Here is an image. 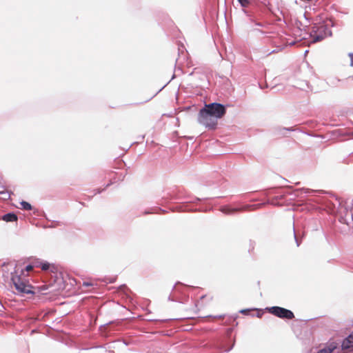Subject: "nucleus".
I'll use <instances>...</instances> for the list:
<instances>
[{"instance_id":"obj_1","label":"nucleus","mask_w":353,"mask_h":353,"mask_svg":"<svg viewBox=\"0 0 353 353\" xmlns=\"http://www.w3.org/2000/svg\"><path fill=\"white\" fill-rule=\"evenodd\" d=\"M332 31L328 28V25L321 19L316 20L313 24L310 37H312L311 43H314L323 40L327 36H332Z\"/></svg>"},{"instance_id":"obj_2","label":"nucleus","mask_w":353,"mask_h":353,"mask_svg":"<svg viewBox=\"0 0 353 353\" xmlns=\"http://www.w3.org/2000/svg\"><path fill=\"white\" fill-rule=\"evenodd\" d=\"M203 112L205 115L208 114V116H212L218 120L225 114L226 105L216 102L211 103L203 108Z\"/></svg>"},{"instance_id":"obj_3","label":"nucleus","mask_w":353,"mask_h":353,"mask_svg":"<svg viewBox=\"0 0 353 353\" xmlns=\"http://www.w3.org/2000/svg\"><path fill=\"white\" fill-rule=\"evenodd\" d=\"M11 281L15 287V289L20 293L34 294V292L32 290L33 287L31 285L27 284L21 280V276L17 274H12Z\"/></svg>"},{"instance_id":"obj_4","label":"nucleus","mask_w":353,"mask_h":353,"mask_svg":"<svg viewBox=\"0 0 353 353\" xmlns=\"http://www.w3.org/2000/svg\"><path fill=\"white\" fill-rule=\"evenodd\" d=\"M270 314L282 319H292L294 318V313L286 308L279 306H272L265 308Z\"/></svg>"},{"instance_id":"obj_5","label":"nucleus","mask_w":353,"mask_h":353,"mask_svg":"<svg viewBox=\"0 0 353 353\" xmlns=\"http://www.w3.org/2000/svg\"><path fill=\"white\" fill-rule=\"evenodd\" d=\"M197 119L200 124L209 130H214L216 128L217 119L212 116H208V114L207 115L203 114V108L200 110Z\"/></svg>"},{"instance_id":"obj_6","label":"nucleus","mask_w":353,"mask_h":353,"mask_svg":"<svg viewBox=\"0 0 353 353\" xmlns=\"http://www.w3.org/2000/svg\"><path fill=\"white\" fill-rule=\"evenodd\" d=\"M351 350L348 353L353 352V332L345 338L341 343V350Z\"/></svg>"},{"instance_id":"obj_7","label":"nucleus","mask_w":353,"mask_h":353,"mask_svg":"<svg viewBox=\"0 0 353 353\" xmlns=\"http://www.w3.org/2000/svg\"><path fill=\"white\" fill-rule=\"evenodd\" d=\"M277 22H283L284 24L288 25V14L279 8H276V16H274Z\"/></svg>"},{"instance_id":"obj_8","label":"nucleus","mask_w":353,"mask_h":353,"mask_svg":"<svg viewBox=\"0 0 353 353\" xmlns=\"http://www.w3.org/2000/svg\"><path fill=\"white\" fill-rule=\"evenodd\" d=\"M239 209L238 208H230L228 205H223L221 207L220 211L225 214H232L234 212H239Z\"/></svg>"},{"instance_id":"obj_9","label":"nucleus","mask_w":353,"mask_h":353,"mask_svg":"<svg viewBox=\"0 0 353 353\" xmlns=\"http://www.w3.org/2000/svg\"><path fill=\"white\" fill-rule=\"evenodd\" d=\"M17 215L14 212H8L2 216V219L6 222H14L17 221Z\"/></svg>"},{"instance_id":"obj_10","label":"nucleus","mask_w":353,"mask_h":353,"mask_svg":"<svg viewBox=\"0 0 353 353\" xmlns=\"http://www.w3.org/2000/svg\"><path fill=\"white\" fill-rule=\"evenodd\" d=\"M314 192H315V190H311V189L299 188V189H296L294 191V195L296 196H299L301 194H302L303 193L307 194H310V193Z\"/></svg>"},{"instance_id":"obj_11","label":"nucleus","mask_w":353,"mask_h":353,"mask_svg":"<svg viewBox=\"0 0 353 353\" xmlns=\"http://www.w3.org/2000/svg\"><path fill=\"white\" fill-rule=\"evenodd\" d=\"M263 204H258V205H245L241 208H238L239 209V211H245V210H250L251 209H256L259 208V206L263 205Z\"/></svg>"},{"instance_id":"obj_12","label":"nucleus","mask_w":353,"mask_h":353,"mask_svg":"<svg viewBox=\"0 0 353 353\" xmlns=\"http://www.w3.org/2000/svg\"><path fill=\"white\" fill-rule=\"evenodd\" d=\"M179 209V211L181 212H190V211H194L192 208H190V205L188 203H184L179 206L177 207Z\"/></svg>"},{"instance_id":"obj_13","label":"nucleus","mask_w":353,"mask_h":353,"mask_svg":"<svg viewBox=\"0 0 353 353\" xmlns=\"http://www.w3.org/2000/svg\"><path fill=\"white\" fill-rule=\"evenodd\" d=\"M37 267H40L42 270L47 271L50 269V264L48 262H37L35 265Z\"/></svg>"},{"instance_id":"obj_14","label":"nucleus","mask_w":353,"mask_h":353,"mask_svg":"<svg viewBox=\"0 0 353 353\" xmlns=\"http://www.w3.org/2000/svg\"><path fill=\"white\" fill-rule=\"evenodd\" d=\"M265 6L272 16H276V10L272 8V6L270 2L265 3Z\"/></svg>"},{"instance_id":"obj_15","label":"nucleus","mask_w":353,"mask_h":353,"mask_svg":"<svg viewBox=\"0 0 353 353\" xmlns=\"http://www.w3.org/2000/svg\"><path fill=\"white\" fill-rule=\"evenodd\" d=\"M337 347V343L335 342H331L329 345L325 347L328 353H332Z\"/></svg>"},{"instance_id":"obj_16","label":"nucleus","mask_w":353,"mask_h":353,"mask_svg":"<svg viewBox=\"0 0 353 353\" xmlns=\"http://www.w3.org/2000/svg\"><path fill=\"white\" fill-rule=\"evenodd\" d=\"M63 223L58 221H52V223L48 225H45V228H54L59 225H62Z\"/></svg>"},{"instance_id":"obj_17","label":"nucleus","mask_w":353,"mask_h":353,"mask_svg":"<svg viewBox=\"0 0 353 353\" xmlns=\"http://www.w3.org/2000/svg\"><path fill=\"white\" fill-rule=\"evenodd\" d=\"M21 205L22 206V208L26 210H32V205L30 203H29L27 201H22L21 203Z\"/></svg>"},{"instance_id":"obj_18","label":"nucleus","mask_w":353,"mask_h":353,"mask_svg":"<svg viewBox=\"0 0 353 353\" xmlns=\"http://www.w3.org/2000/svg\"><path fill=\"white\" fill-rule=\"evenodd\" d=\"M0 195L2 196V199L4 200L9 199L10 197V194L8 191H0Z\"/></svg>"},{"instance_id":"obj_19","label":"nucleus","mask_w":353,"mask_h":353,"mask_svg":"<svg viewBox=\"0 0 353 353\" xmlns=\"http://www.w3.org/2000/svg\"><path fill=\"white\" fill-rule=\"evenodd\" d=\"M239 1V3H240V5L243 7V8H246L248 7L250 3V0H237Z\"/></svg>"},{"instance_id":"obj_20","label":"nucleus","mask_w":353,"mask_h":353,"mask_svg":"<svg viewBox=\"0 0 353 353\" xmlns=\"http://www.w3.org/2000/svg\"><path fill=\"white\" fill-rule=\"evenodd\" d=\"M292 230H293V234H294V238L296 244L299 247L300 245V244H301V241L298 239V238L296 236V231H295V228H294V225H293Z\"/></svg>"},{"instance_id":"obj_21","label":"nucleus","mask_w":353,"mask_h":353,"mask_svg":"<svg viewBox=\"0 0 353 353\" xmlns=\"http://www.w3.org/2000/svg\"><path fill=\"white\" fill-rule=\"evenodd\" d=\"M168 300L170 301H178L181 302L177 296H175V294H170L168 297Z\"/></svg>"},{"instance_id":"obj_22","label":"nucleus","mask_w":353,"mask_h":353,"mask_svg":"<svg viewBox=\"0 0 353 353\" xmlns=\"http://www.w3.org/2000/svg\"><path fill=\"white\" fill-rule=\"evenodd\" d=\"M252 311L251 309H243L239 311V312L244 315H248L250 314V312Z\"/></svg>"},{"instance_id":"obj_23","label":"nucleus","mask_w":353,"mask_h":353,"mask_svg":"<svg viewBox=\"0 0 353 353\" xmlns=\"http://www.w3.org/2000/svg\"><path fill=\"white\" fill-rule=\"evenodd\" d=\"M179 57L176 60V62L178 64H181V63L180 62V59H181V54H180L181 53V54L183 55L184 57L185 56V54L183 50H181V52H180V49H179Z\"/></svg>"},{"instance_id":"obj_24","label":"nucleus","mask_w":353,"mask_h":353,"mask_svg":"<svg viewBox=\"0 0 353 353\" xmlns=\"http://www.w3.org/2000/svg\"><path fill=\"white\" fill-rule=\"evenodd\" d=\"M110 184H111V183H108V184L106 185L105 188H103V189H102V190H101V189L95 190H94V191H95L94 194H100V193H101L102 191H103L106 188H108Z\"/></svg>"},{"instance_id":"obj_25","label":"nucleus","mask_w":353,"mask_h":353,"mask_svg":"<svg viewBox=\"0 0 353 353\" xmlns=\"http://www.w3.org/2000/svg\"><path fill=\"white\" fill-rule=\"evenodd\" d=\"M255 25L259 26V27H262V28H265V27H267L268 26V23H260V22H254Z\"/></svg>"},{"instance_id":"obj_26","label":"nucleus","mask_w":353,"mask_h":353,"mask_svg":"<svg viewBox=\"0 0 353 353\" xmlns=\"http://www.w3.org/2000/svg\"><path fill=\"white\" fill-rule=\"evenodd\" d=\"M34 265H32V264H28V265H26V270L27 272H29V271L32 270L34 268Z\"/></svg>"},{"instance_id":"obj_27","label":"nucleus","mask_w":353,"mask_h":353,"mask_svg":"<svg viewBox=\"0 0 353 353\" xmlns=\"http://www.w3.org/2000/svg\"><path fill=\"white\" fill-rule=\"evenodd\" d=\"M254 310H255V309H254ZM256 310H257V314H256V316L258 318L261 317V316L263 315V312H262L261 310L256 309Z\"/></svg>"},{"instance_id":"obj_28","label":"nucleus","mask_w":353,"mask_h":353,"mask_svg":"<svg viewBox=\"0 0 353 353\" xmlns=\"http://www.w3.org/2000/svg\"><path fill=\"white\" fill-rule=\"evenodd\" d=\"M349 57H350V65L353 67V53H350Z\"/></svg>"},{"instance_id":"obj_29","label":"nucleus","mask_w":353,"mask_h":353,"mask_svg":"<svg viewBox=\"0 0 353 353\" xmlns=\"http://www.w3.org/2000/svg\"><path fill=\"white\" fill-rule=\"evenodd\" d=\"M282 48H280L279 50H273L272 51H271L270 52H269L268 54V55L270 54H272V53H275V52H278L279 51L281 50Z\"/></svg>"},{"instance_id":"obj_30","label":"nucleus","mask_w":353,"mask_h":353,"mask_svg":"<svg viewBox=\"0 0 353 353\" xmlns=\"http://www.w3.org/2000/svg\"><path fill=\"white\" fill-rule=\"evenodd\" d=\"M119 289L121 290H124L125 289L128 290L125 285H122L119 287Z\"/></svg>"},{"instance_id":"obj_31","label":"nucleus","mask_w":353,"mask_h":353,"mask_svg":"<svg viewBox=\"0 0 353 353\" xmlns=\"http://www.w3.org/2000/svg\"><path fill=\"white\" fill-rule=\"evenodd\" d=\"M282 130L284 131H293V129L291 128H283Z\"/></svg>"},{"instance_id":"obj_32","label":"nucleus","mask_w":353,"mask_h":353,"mask_svg":"<svg viewBox=\"0 0 353 353\" xmlns=\"http://www.w3.org/2000/svg\"><path fill=\"white\" fill-rule=\"evenodd\" d=\"M296 26H297V27H299V26H301V21H297L296 22Z\"/></svg>"},{"instance_id":"obj_33","label":"nucleus","mask_w":353,"mask_h":353,"mask_svg":"<svg viewBox=\"0 0 353 353\" xmlns=\"http://www.w3.org/2000/svg\"><path fill=\"white\" fill-rule=\"evenodd\" d=\"M254 30H256V31L259 32L260 33H261L263 34H265V32H263V30H259V29H255Z\"/></svg>"},{"instance_id":"obj_34","label":"nucleus","mask_w":353,"mask_h":353,"mask_svg":"<svg viewBox=\"0 0 353 353\" xmlns=\"http://www.w3.org/2000/svg\"><path fill=\"white\" fill-rule=\"evenodd\" d=\"M178 284H181V283L178 282L175 284V285L173 286V290H176V285Z\"/></svg>"},{"instance_id":"obj_35","label":"nucleus","mask_w":353,"mask_h":353,"mask_svg":"<svg viewBox=\"0 0 353 353\" xmlns=\"http://www.w3.org/2000/svg\"><path fill=\"white\" fill-rule=\"evenodd\" d=\"M294 44H295V41H292V42H291V43H289L288 45H289V46H293V45H294Z\"/></svg>"},{"instance_id":"obj_36","label":"nucleus","mask_w":353,"mask_h":353,"mask_svg":"<svg viewBox=\"0 0 353 353\" xmlns=\"http://www.w3.org/2000/svg\"><path fill=\"white\" fill-rule=\"evenodd\" d=\"M243 12H245L248 16H249V15H248V12H247L245 10H243Z\"/></svg>"},{"instance_id":"obj_37","label":"nucleus","mask_w":353,"mask_h":353,"mask_svg":"<svg viewBox=\"0 0 353 353\" xmlns=\"http://www.w3.org/2000/svg\"><path fill=\"white\" fill-rule=\"evenodd\" d=\"M195 200L199 201L201 199L199 198H196Z\"/></svg>"},{"instance_id":"obj_38","label":"nucleus","mask_w":353,"mask_h":353,"mask_svg":"<svg viewBox=\"0 0 353 353\" xmlns=\"http://www.w3.org/2000/svg\"><path fill=\"white\" fill-rule=\"evenodd\" d=\"M308 51H309L308 50H306L305 51V54H307Z\"/></svg>"},{"instance_id":"obj_39","label":"nucleus","mask_w":353,"mask_h":353,"mask_svg":"<svg viewBox=\"0 0 353 353\" xmlns=\"http://www.w3.org/2000/svg\"><path fill=\"white\" fill-rule=\"evenodd\" d=\"M159 210L162 211V212H165V210H161V208H159Z\"/></svg>"},{"instance_id":"obj_40","label":"nucleus","mask_w":353,"mask_h":353,"mask_svg":"<svg viewBox=\"0 0 353 353\" xmlns=\"http://www.w3.org/2000/svg\"><path fill=\"white\" fill-rule=\"evenodd\" d=\"M205 295H203V296H202L201 297V299H204V298H205Z\"/></svg>"},{"instance_id":"obj_41","label":"nucleus","mask_w":353,"mask_h":353,"mask_svg":"<svg viewBox=\"0 0 353 353\" xmlns=\"http://www.w3.org/2000/svg\"><path fill=\"white\" fill-rule=\"evenodd\" d=\"M84 284L86 285H90L88 283H85Z\"/></svg>"},{"instance_id":"obj_42","label":"nucleus","mask_w":353,"mask_h":353,"mask_svg":"<svg viewBox=\"0 0 353 353\" xmlns=\"http://www.w3.org/2000/svg\"><path fill=\"white\" fill-rule=\"evenodd\" d=\"M150 212H145V214H149Z\"/></svg>"}]
</instances>
